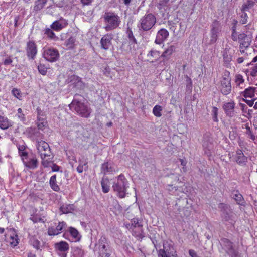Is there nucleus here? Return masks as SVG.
<instances>
[{
    "instance_id": "4468645a",
    "label": "nucleus",
    "mask_w": 257,
    "mask_h": 257,
    "mask_svg": "<svg viewBox=\"0 0 257 257\" xmlns=\"http://www.w3.org/2000/svg\"><path fill=\"white\" fill-rule=\"evenodd\" d=\"M233 161L241 166H245L247 162V157L246 156L241 149H237L235 154L233 156Z\"/></svg>"
},
{
    "instance_id": "c9c22d12",
    "label": "nucleus",
    "mask_w": 257,
    "mask_h": 257,
    "mask_svg": "<svg viewBox=\"0 0 257 257\" xmlns=\"http://www.w3.org/2000/svg\"><path fill=\"white\" fill-rule=\"evenodd\" d=\"M251 125V123H246L244 125V126H242V128H245L246 131L245 132V134L247 136V137L250 139L252 141H254L255 139V136L252 132V131L251 130L250 125Z\"/></svg>"
},
{
    "instance_id": "72a5a7b5",
    "label": "nucleus",
    "mask_w": 257,
    "mask_h": 257,
    "mask_svg": "<svg viewBox=\"0 0 257 257\" xmlns=\"http://www.w3.org/2000/svg\"><path fill=\"white\" fill-rule=\"evenodd\" d=\"M102 191L104 193H108L110 190L109 180L107 178H102L101 180Z\"/></svg>"
},
{
    "instance_id": "9b49d317",
    "label": "nucleus",
    "mask_w": 257,
    "mask_h": 257,
    "mask_svg": "<svg viewBox=\"0 0 257 257\" xmlns=\"http://www.w3.org/2000/svg\"><path fill=\"white\" fill-rule=\"evenodd\" d=\"M231 38L233 41L238 42L240 46L247 47L249 45L248 43L245 41L247 38V35L244 32L238 33L236 31L234 34L231 33Z\"/></svg>"
},
{
    "instance_id": "a18cd8bd",
    "label": "nucleus",
    "mask_w": 257,
    "mask_h": 257,
    "mask_svg": "<svg viewBox=\"0 0 257 257\" xmlns=\"http://www.w3.org/2000/svg\"><path fill=\"white\" fill-rule=\"evenodd\" d=\"M84 251L80 248L75 247L73 251V257H84Z\"/></svg>"
},
{
    "instance_id": "37998d69",
    "label": "nucleus",
    "mask_w": 257,
    "mask_h": 257,
    "mask_svg": "<svg viewBox=\"0 0 257 257\" xmlns=\"http://www.w3.org/2000/svg\"><path fill=\"white\" fill-rule=\"evenodd\" d=\"M162 107L159 105H155L153 109V114L157 117H160L162 116Z\"/></svg>"
},
{
    "instance_id": "e2e57ef3",
    "label": "nucleus",
    "mask_w": 257,
    "mask_h": 257,
    "mask_svg": "<svg viewBox=\"0 0 257 257\" xmlns=\"http://www.w3.org/2000/svg\"><path fill=\"white\" fill-rule=\"evenodd\" d=\"M93 0H81V2L84 6H88L91 4Z\"/></svg>"
},
{
    "instance_id": "20e7f679",
    "label": "nucleus",
    "mask_w": 257,
    "mask_h": 257,
    "mask_svg": "<svg viewBox=\"0 0 257 257\" xmlns=\"http://www.w3.org/2000/svg\"><path fill=\"white\" fill-rule=\"evenodd\" d=\"M218 89L223 95H227L231 92V77L230 72L225 70L222 75Z\"/></svg>"
},
{
    "instance_id": "423d86ee",
    "label": "nucleus",
    "mask_w": 257,
    "mask_h": 257,
    "mask_svg": "<svg viewBox=\"0 0 257 257\" xmlns=\"http://www.w3.org/2000/svg\"><path fill=\"white\" fill-rule=\"evenodd\" d=\"M20 155L22 157L23 163L26 167L32 170L38 167V161L36 157L28 156V153L25 151L20 153Z\"/></svg>"
},
{
    "instance_id": "c03bdc74",
    "label": "nucleus",
    "mask_w": 257,
    "mask_h": 257,
    "mask_svg": "<svg viewBox=\"0 0 257 257\" xmlns=\"http://www.w3.org/2000/svg\"><path fill=\"white\" fill-rule=\"evenodd\" d=\"M88 169L87 162H79L78 166L77 168V171L79 173H82L83 171H86Z\"/></svg>"
},
{
    "instance_id": "bb28decb",
    "label": "nucleus",
    "mask_w": 257,
    "mask_h": 257,
    "mask_svg": "<svg viewBox=\"0 0 257 257\" xmlns=\"http://www.w3.org/2000/svg\"><path fill=\"white\" fill-rule=\"evenodd\" d=\"M113 171V168L108 162H104L101 166V172L104 175L110 174Z\"/></svg>"
},
{
    "instance_id": "ddd939ff",
    "label": "nucleus",
    "mask_w": 257,
    "mask_h": 257,
    "mask_svg": "<svg viewBox=\"0 0 257 257\" xmlns=\"http://www.w3.org/2000/svg\"><path fill=\"white\" fill-rule=\"evenodd\" d=\"M68 25V20L61 17L59 20L54 21L50 25V28L55 31L59 32Z\"/></svg>"
},
{
    "instance_id": "f03ea898",
    "label": "nucleus",
    "mask_w": 257,
    "mask_h": 257,
    "mask_svg": "<svg viewBox=\"0 0 257 257\" xmlns=\"http://www.w3.org/2000/svg\"><path fill=\"white\" fill-rule=\"evenodd\" d=\"M104 20L106 23L104 29L106 31H112L116 29L121 23L119 17L113 12L105 13Z\"/></svg>"
},
{
    "instance_id": "393cba45",
    "label": "nucleus",
    "mask_w": 257,
    "mask_h": 257,
    "mask_svg": "<svg viewBox=\"0 0 257 257\" xmlns=\"http://www.w3.org/2000/svg\"><path fill=\"white\" fill-rule=\"evenodd\" d=\"M40 157L42 160L41 164L44 168H48L51 166L53 159V156L51 154H48L47 156L46 155L40 156Z\"/></svg>"
},
{
    "instance_id": "6e6d98bb",
    "label": "nucleus",
    "mask_w": 257,
    "mask_h": 257,
    "mask_svg": "<svg viewBox=\"0 0 257 257\" xmlns=\"http://www.w3.org/2000/svg\"><path fill=\"white\" fill-rule=\"evenodd\" d=\"M237 24H238V21L235 19H233L232 22V27L231 28V33H234L235 32L237 31L236 30H237Z\"/></svg>"
},
{
    "instance_id": "c756f323",
    "label": "nucleus",
    "mask_w": 257,
    "mask_h": 257,
    "mask_svg": "<svg viewBox=\"0 0 257 257\" xmlns=\"http://www.w3.org/2000/svg\"><path fill=\"white\" fill-rule=\"evenodd\" d=\"M36 124L39 130L43 131L48 126L46 117L37 118Z\"/></svg>"
},
{
    "instance_id": "a19ab883",
    "label": "nucleus",
    "mask_w": 257,
    "mask_h": 257,
    "mask_svg": "<svg viewBox=\"0 0 257 257\" xmlns=\"http://www.w3.org/2000/svg\"><path fill=\"white\" fill-rule=\"evenodd\" d=\"M53 30L50 28H46L45 30L44 34L51 40L58 39V37L56 36L55 34L53 32Z\"/></svg>"
},
{
    "instance_id": "09e8293b",
    "label": "nucleus",
    "mask_w": 257,
    "mask_h": 257,
    "mask_svg": "<svg viewBox=\"0 0 257 257\" xmlns=\"http://www.w3.org/2000/svg\"><path fill=\"white\" fill-rule=\"evenodd\" d=\"M212 116L213 120L214 122H218V109L217 107L215 106H213L212 108Z\"/></svg>"
},
{
    "instance_id": "69168bd1",
    "label": "nucleus",
    "mask_w": 257,
    "mask_h": 257,
    "mask_svg": "<svg viewBox=\"0 0 257 257\" xmlns=\"http://www.w3.org/2000/svg\"><path fill=\"white\" fill-rule=\"evenodd\" d=\"M132 226H133L134 227H140V226L142 227V225H141L139 224L138 221L137 220L134 219L132 221Z\"/></svg>"
},
{
    "instance_id": "cd10ccee",
    "label": "nucleus",
    "mask_w": 257,
    "mask_h": 257,
    "mask_svg": "<svg viewBox=\"0 0 257 257\" xmlns=\"http://www.w3.org/2000/svg\"><path fill=\"white\" fill-rule=\"evenodd\" d=\"M56 175L52 176L49 180V184L51 188L54 191L59 192L60 190V187L57 184Z\"/></svg>"
},
{
    "instance_id": "864d4df0",
    "label": "nucleus",
    "mask_w": 257,
    "mask_h": 257,
    "mask_svg": "<svg viewBox=\"0 0 257 257\" xmlns=\"http://www.w3.org/2000/svg\"><path fill=\"white\" fill-rule=\"evenodd\" d=\"M38 69L39 72L43 75L46 74L47 72V68L44 65L40 64L38 66Z\"/></svg>"
},
{
    "instance_id": "a878e982",
    "label": "nucleus",
    "mask_w": 257,
    "mask_h": 257,
    "mask_svg": "<svg viewBox=\"0 0 257 257\" xmlns=\"http://www.w3.org/2000/svg\"><path fill=\"white\" fill-rule=\"evenodd\" d=\"M257 94V86L249 87L246 88L243 92V96L245 98H253Z\"/></svg>"
},
{
    "instance_id": "1a4fd4ad",
    "label": "nucleus",
    "mask_w": 257,
    "mask_h": 257,
    "mask_svg": "<svg viewBox=\"0 0 257 257\" xmlns=\"http://www.w3.org/2000/svg\"><path fill=\"white\" fill-rule=\"evenodd\" d=\"M26 55L29 59L34 60L37 54V46L33 40H29L27 42L26 46Z\"/></svg>"
},
{
    "instance_id": "aec40b11",
    "label": "nucleus",
    "mask_w": 257,
    "mask_h": 257,
    "mask_svg": "<svg viewBox=\"0 0 257 257\" xmlns=\"http://www.w3.org/2000/svg\"><path fill=\"white\" fill-rule=\"evenodd\" d=\"M30 244L37 250L41 251L44 248L45 242L39 240L36 236H32L29 240Z\"/></svg>"
},
{
    "instance_id": "de8ad7c7",
    "label": "nucleus",
    "mask_w": 257,
    "mask_h": 257,
    "mask_svg": "<svg viewBox=\"0 0 257 257\" xmlns=\"http://www.w3.org/2000/svg\"><path fill=\"white\" fill-rule=\"evenodd\" d=\"M235 82L237 86H240L244 82V79L242 75L240 74H236L235 77Z\"/></svg>"
},
{
    "instance_id": "ea45409f",
    "label": "nucleus",
    "mask_w": 257,
    "mask_h": 257,
    "mask_svg": "<svg viewBox=\"0 0 257 257\" xmlns=\"http://www.w3.org/2000/svg\"><path fill=\"white\" fill-rule=\"evenodd\" d=\"M71 236L75 239V241H79L80 237L79 236L78 230L72 227H70L69 229Z\"/></svg>"
},
{
    "instance_id": "f3484780",
    "label": "nucleus",
    "mask_w": 257,
    "mask_h": 257,
    "mask_svg": "<svg viewBox=\"0 0 257 257\" xmlns=\"http://www.w3.org/2000/svg\"><path fill=\"white\" fill-rule=\"evenodd\" d=\"M113 35L111 33H107L103 35L100 40L101 48L105 50H107L112 44Z\"/></svg>"
},
{
    "instance_id": "9d476101",
    "label": "nucleus",
    "mask_w": 257,
    "mask_h": 257,
    "mask_svg": "<svg viewBox=\"0 0 257 257\" xmlns=\"http://www.w3.org/2000/svg\"><path fill=\"white\" fill-rule=\"evenodd\" d=\"M221 30V27L219 22L216 20L214 21L212 24L210 31V41L211 43H214L217 41Z\"/></svg>"
},
{
    "instance_id": "dca6fc26",
    "label": "nucleus",
    "mask_w": 257,
    "mask_h": 257,
    "mask_svg": "<svg viewBox=\"0 0 257 257\" xmlns=\"http://www.w3.org/2000/svg\"><path fill=\"white\" fill-rule=\"evenodd\" d=\"M37 149L40 156L46 155L51 154V149L49 144L45 141L41 140L37 142Z\"/></svg>"
},
{
    "instance_id": "052dcab7",
    "label": "nucleus",
    "mask_w": 257,
    "mask_h": 257,
    "mask_svg": "<svg viewBox=\"0 0 257 257\" xmlns=\"http://www.w3.org/2000/svg\"><path fill=\"white\" fill-rule=\"evenodd\" d=\"M50 167H51L52 171L53 172H58L60 168V166L57 165L56 164L53 163L51 164Z\"/></svg>"
},
{
    "instance_id": "4be33fe9",
    "label": "nucleus",
    "mask_w": 257,
    "mask_h": 257,
    "mask_svg": "<svg viewBox=\"0 0 257 257\" xmlns=\"http://www.w3.org/2000/svg\"><path fill=\"white\" fill-rule=\"evenodd\" d=\"M54 248L56 251L60 252H67L69 249V244L65 241H61L54 244Z\"/></svg>"
},
{
    "instance_id": "79ce46f5",
    "label": "nucleus",
    "mask_w": 257,
    "mask_h": 257,
    "mask_svg": "<svg viewBox=\"0 0 257 257\" xmlns=\"http://www.w3.org/2000/svg\"><path fill=\"white\" fill-rule=\"evenodd\" d=\"M76 39L74 37H70L65 42V46L68 49H73L75 46Z\"/></svg>"
},
{
    "instance_id": "4d7b16f0",
    "label": "nucleus",
    "mask_w": 257,
    "mask_h": 257,
    "mask_svg": "<svg viewBox=\"0 0 257 257\" xmlns=\"http://www.w3.org/2000/svg\"><path fill=\"white\" fill-rule=\"evenodd\" d=\"M18 117L22 121L25 120V115L20 108L18 109Z\"/></svg>"
},
{
    "instance_id": "6ab92c4d",
    "label": "nucleus",
    "mask_w": 257,
    "mask_h": 257,
    "mask_svg": "<svg viewBox=\"0 0 257 257\" xmlns=\"http://www.w3.org/2000/svg\"><path fill=\"white\" fill-rule=\"evenodd\" d=\"M222 108L226 115L229 117H232L235 116V103L234 101L225 103Z\"/></svg>"
},
{
    "instance_id": "412c9836",
    "label": "nucleus",
    "mask_w": 257,
    "mask_h": 257,
    "mask_svg": "<svg viewBox=\"0 0 257 257\" xmlns=\"http://www.w3.org/2000/svg\"><path fill=\"white\" fill-rule=\"evenodd\" d=\"M169 36V32L165 29H161L158 31L155 42L157 44H162Z\"/></svg>"
},
{
    "instance_id": "3c124183",
    "label": "nucleus",
    "mask_w": 257,
    "mask_h": 257,
    "mask_svg": "<svg viewBox=\"0 0 257 257\" xmlns=\"http://www.w3.org/2000/svg\"><path fill=\"white\" fill-rule=\"evenodd\" d=\"M12 94L19 100H22V93L20 90L14 88L12 90Z\"/></svg>"
},
{
    "instance_id": "0e129e2a",
    "label": "nucleus",
    "mask_w": 257,
    "mask_h": 257,
    "mask_svg": "<svg viewBox=\"0 0 257 257\" xmlns=\"http://www.w3.org/2000/svg\"><path fill=\"white\" fill-rule=\"evenodd\" d=\"M187 87H191L192 85V82L191 79L188 76H186Z\"/></svg>"
},
{
    "instance_id": "6e6552de",
    "label": "nucleus",
    "mask_w": 257,
    "mask_h": 257,
    "mask_svg": "<svg viewBox=\"0 0 257 257\" xmlns=\"http://www.w3.org/2000/svg\"><path fill=\"white\" fill-rule=\"evenodd\" d=\"M43 57L47 61L53 62L56 61L59 58V53L57 49L49 48L44 50Z\"/></svg>"
},
{
    "instance_id": "7ed1b4c3",
    "label": "nucleus",
    "mask_w": 257,
    "mask_h": 257,
    "mask_svg": "<svg viewBox=\"0 0 257 257\" xmlns=\"http://www.w3.org/2000/svg\"><path fill=\"white\" fill-rule=\"evenodd\" d=\"M127 181L124 175L121 174L117 177L116 182H114L112 188L117 196L120 198H123L126 196V185Z\"/></svg>"
},
{
    "instance_id": "c85d7f7f",
    "label": "nucleus",
    "mask_w": 257,
    "mask_h": 257,
    "mask_svg": "<svg viewBox=\"0 0 257 257\" xmlns=\"http://www.w3.org/2000/svg\"><path fill=\"white\" fill-rule=\"evenodd\" d=\"M128 41L133 42L134 43L137 42V40L135 38L131 26H130L129 22L127 24V28L125 31Z\"/></svg>"
},
{
    "instance_id": "5701e85b",
    "label": "nucleus",
    "mask_w": 257,
    "mask_h": 257,
    "mask_svg": "<svg viewBox=\"0 0 257 257\" xmlns=\"http://www.w3.org/2000/svg\"><path fill=\"white\" fill-rule=\"evenodd\" d=\"M161 55L159 51L152 49L147 55V61L150 63L155 62L161 57Z\"/></svg>"
},
{
    "instance_id": "13d9d810",
    "label": "nucleus",
    "mask_w": 257,
    "mask_h": 257,
    "mask_svg": "<svg viewBox=\"0 0 257 257\" xmlns=\"http://www.w3.org/2000/svg\"><path fill=\"white\" fill-rule=\"evenodd\" d=\"M36 112H37V118L40 117H45V115L42 112V110H41V108L39 107H38L36 109Z\"/></svg>"
},
{
    "instance_id": "f704fd0d",
    "label": "nucleus",
    "mask_w": 257,
    "mask_h": 257,
    "mask_svg": "<svg viewBox=\"0 0 257 257\" xmlns=\"http://www.w3.org/2000/svg\"><path fill=\"white\" fill-rule=\"evenodd\" d=\"M255 2L253 0H247L241 7V12L247 11L250 9H252L254 6Z\"/></svg>"
},
{
    "instance_id": "39448f33",
    "label": "nucleus",
    "mask_w": 257,
    "mask_h": 257,
    "mask_svg": "<svg viewBox=\"0 0 257 257\" xmlns=\"http://www.w3.org/2000/svg\"><path fill=\"white\" fill-rule=\"evenodd\" d=\"M69 106L71 110L76 111L81 117L88 118L90 116L91 110L83 102L73 100Z\"/></svg>"
},
{
    "instance_id": "774afa93",
    "label": "nucleus",
    "mask_w": 257,
    "mask_h": 257,
    "mask_svg": "<svg viewBox=\"0 0 257 257\" xmlns=\"http://www.w3.org/2000/svg\"><path fill=\"white\" fill-rule=\"evenodd\" d=\"M219 208L222 210H225L226 208H227V205L226 204H225L224 203H220L218 205Z\"/></svg>"
},
{
    "instance_id": "7c9ffc66",
    "label": "nucleus",
    "mask_w": 257,
    "mask_h": 257,
    "mask_svg": "<svg viewBox=\"0 0 257 257\" xmlns=\"http://www.w3.org/2000/svg\"><path fill=\"white\" fill-rule=\"evenodd\" d=\"M60 210L63 214H68L75 210V206L73 204H63L61 206Z\"/></svg>"
},
{
    "instance_id": "58836bf2",
    "label": "nucleus",
    "mask_w": 257,
    "mask_h": 257,
    "mask_svg": "<svg viewBox=\"0 0 257 257\" xmlns=\"http://www.w3.org/2000/svg\"><path fill=\"white\" fill-rule=\"evenodd\" d=\"M250 67L248 69L247 72L250 76L255 77L257 76V63L255 64H250Z\"/></svg>"
},
{
    "instance_id": "f257e3e1",
    "label": "nucleus",
    "mask_w": 257,
    "mask_h": 257,
    "mask_svg": "<svg viewBox=\"0 0 257 257\" xmlns=\"http://www.w3.org/2000/svg\"><path fill=\"white\" fill-rule=\"evenodd\" d=\"M156 22V17L153 14L147 13L140 18L138 27L141 31H148L152 29Z\"/></svg>"
},
{
    "instance_id": "680f3d73",
    "label": "nucleus",
    "mask_w": 257,
    "mask_h": 257,
    "mask_svg": "<svg viewBox=\"0 0 257 257\" xmlns=\"http://www.w3.org/2000/svg\"><path fill=\"white\" fill-rule=\"evenodd\" d=\"M12 59L10 57H9L4 60V64L5 65H8L11 64L12 63Z\"/></svg>"
},
{
    "instance_id": "0eeeda50",
    "label": "nucleus",
    "mask_w": 257,
    "mask_h": 257,
    "mask_svg": "<svg viewBox=\"0 0 257 257\" xmlns=\"http://www.w3.org/2000/svg\"><path fill=\"white\" fill-rule=\"evenodd\" d=\"M107 239L105 236H101L99 240V254L101 257H109L110 256L111 251L108 245L107 247Z\"/></svg>"
},
{
    "instance_id": "5fc2aeb1",
    "label": "nucleus",
    "mask_w": 257,
    "mask_h": 257,
    "mask_svg": "<svg viewBox=\"0 0 257 257\" xmlns=\"http://www.w3.org/2000/svg\"><path fill=\"white\" fill-rule=\"evenodd\" d=\"M30 219L33 221V223H36L37 222H44L43 221V219L41 217H39L37 215H31V216L30 218Z\"/></svg>"
},
{
    "instance_id": "8fccbe9b",
    "label": "nucleus",
    "mask_w": 257,
    "mask_h": 257,
    "mask_svg": "<svg viewBox=\"0 0 257 257\" xmlns=\"http://www.w3.org/2000/svg\"><path fill=\"white\" fill-rule=\"evenodd\" d=\"M165 250L167 252V254L169 257H176L177 254L176 251L175 250L173 246H170L169 249L165 248Z\"/></svg>"
},
{
    "instance_id": "49530a36",
    "label": "nucleus",
    "mask_w": 257,
    "mask_h": 257,
    "mask_svg": "<svg viewBox=\"0 0 257 257\" xmlns=\"http://www.w3.org/2000/svg\"><path fill=\"white\" fill-rule=\"evenodd\" d=\"M46 3V1L45 0H38L35 3L34 9L35 11L40 10L44 7Z\"/></svg>"
},
{
    "instance_id": "bf43d9fd",
    "label": "nucleus",
    "mask_w": 257,
    "mask_h": 257,
    "mask_svg": "<svg viewBox=\"0 0 257 257\" xmlns=\"http://www.w3.org/2000/svg\"><path fill=\"white\" fill-rule=\"evenodd\" d=\"M159 255L161 257H169L165 250V246L164 245V249H160L159 251Z\"/></svg>"
},
{
    "instance_id": "b1692460",
    "label": "nucleus",
    "mask_w": 257,
    "mask_h": 257,
    "mask_svg": "<svg viewBox=\"0 0 257 257\" xmlns=\"http://www.w3.org/2000/svg\"><path fill=\"white\" fill-rule=\"evenodd\" d=\"M222 242L224 246L228 250V253L232 256H236L237 255L236 251L234 250L233 243L227 238H223Z\"/></svg>"
},
{
    "instance_id": "4c0bfd02",
    "label": "nucleus",
    "mask_w": 257,
    "mask_h": 257,
    "mask_svg": "<svg viewBox=\"0 0 257 257\" xmlns=\"http://www.w3.org/2000/svg\"><path fill=\"white\" fill-rule=\"evenodd\" d=\"M175 49V47L174 45H170L162 53L161 56L163 58L170 56L174 52Z\"/></svg>"
},
{
    "instance_id": "603ef678",
    "label": "nucleus",
    "mask_w": 257,
    "mask_h": 257,
    "mask_svg": "<svg viewBox=\"0 0 257 257\" xmlns=\"http://www.w3.org/2000/svg\"><path fill=\"white\" fill-rule=\"evenodd\" d=\"M248 18L247 14L245 12H242L239 22L242 24H246L247 23Z\"/></svg>"
},
{
    "instance_id": "338daca9",
    "label": "nucleus",
    "mask_w": 257,
    "mask_h": 257,
    "mask_svg": "<svg viewBox=\"0 0 257 257\" xmlns=\"http://www.w3.org/2000/svg\"><path fill=\"white\" fill-rule=\"evenodd\" d=\"M189 254L191 257H199L195 251V250L193 249H190L189 250Z\"/></svg>"
},
{
    "instance_id": "2eb2a0df",
    "label": "nucleus",
    "mask_w": 257,
    "mask_h": 257,
    "mask_svg": "<svg viewBox=\"0 0 257 257\" xmlns=\"http://www.w3.org/2000/svg\"><path fill=\"white\" fill-rule=\"evenodd\" d=\"M66 227V223L64 221L59 222L56 228L49 227L47 233L49 236H56L62 232Z\"/></svg>"
},
{
    "instance_id": "2f4dec72",
    "label": "nucleus",
    "mask_w": 257,
    "mask_h": 257,
    "mask_svg": "<svg viewBox=\"0 0 257 257\" xmlns=\"http://www.w3.org/2000/svg\"><path fill=\"white\" fill-rule=\"evenodd\" d=\"M233 198L237 203L240 205H244L245 201L242 195L239 193L238 191H234L233 193Z\"/></svg>"
},
{
    "instance_id": "f8f14e48",
    "label": "nucleus",
    "mask_w": 257,
    "mask_h": 257,
    "mask_svg": "<svg viewBox=\"0 0 257 257\" xmlns=\"http://www.w3.org/2000/svg\"><path fill=\"white\" fill-rule=\"evenodd\" d=\"M137 42L134 43L132 41H124L120 47V50L122 53L124 54L133 53L137 48Z\"/></svg>"
},
{
    "instance_id": "473e14b6",
    "label": "nucleus",
    "mask_w": 257,
    "mask_h": 257,
    "mask_svg": "<svg viewBox=\"0 0 257 257\" xmlns=\"http://www.w3.org/2000/svg\"><path fill=\"white\" fill-rule=\"evenodd\" d=\"M12 126L11 121L7 117L0 115V128L3 130L7 129Z\"/></svg>"
},
{
    "instance_id": "e433bc0d",
    "label": "nucleus",
    "mask_w": 257,
    "mask_h": 257,
    "mask_svg": "<svg viewBox=\"0 0 257 257\" xmlns=\"http://www.w3.org/2000/svg\"><path fill=\"white\" fill-rule=\"evenodd\" d=\"M7 241L13 247L17 246L18 244V235L14 233H13L12 235H10L9 237L7 238Z\"/></svg>"
},
{
    "instance_id": "a211bd4d",
    "label": "nucleus",
    "mask_w": 257,
    "mask_h": 257,
    "mask_svg": "<svg viewBox=\"0 0 257 257\" xmlns=\"http://www.w3.org/2000/svg\"><path fill=\"white\" fill-rule=\"evenodd\" d=\"M223 62L226 66H228L232 60L233 53L231 49L229 46H226L222 51Z\"/></svg>"
}]
</instances>
